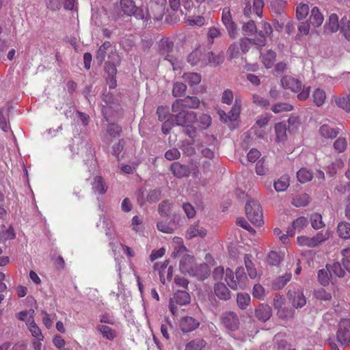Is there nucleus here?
Returning <instances> with one entry per match:
<instances>
[{"instance_id":"obj_1","label":"nucleus","mask_w":350,"mask_h":350,"mask_svg":"<svg viewBox=\"0 0 350 350\" xmlns=\"http://www.w3.org/2000/svg\"><path fill=\"white\" fill-rule=\"evenodd\" d=\"M106 56L108 57V60L105 63V70L107 73L114 75L117 73L116 67L121 60L115 46L109 41L105 42L96 51V59L99 65L103 63Z\"/></svg>"},{"instance_id":"obj_2","label":"nucleus","mask_w":350,"mask_h":350,"mask_svg":"<svg viewBox=\"0 0 350 350\" xmlns=\"http://www.w3.org/2000/svg\"><path fill=\"white\" fill-rule=\"evenodd\" d=\"M245 213L254 225L260 226L264 224L262 208L258 201L249 200L245 204Z\"/></svg>"},{"instance_id":"obj_3","label":"nucleus","mask_w":350,"mask_h":350,"mask_svg":"<svg viewBox=\"0 0 350 350\" xmlns=\"http://www.w3.org/2000/svg\"><path fill=\"white\" fill-rule=\"evenodd\" d=\"M332 235L330 230H327L325 232H319L315 236L309 237L307 236H299L297 238V243L301 247H315L321 243L328 240Z\"/></svg>"},{"instance_id":"obj_4","label":"nucleus","mask_w":350,"mask_h":350,"mask_svg":"<svg viewBox=\"0 0 350 350\" xmlns=\"http://www.w3.org/2000/svg\"><path fill=\"white\" fill-rule=\"evenodd\" d=\"M122 12L128 16H133L137 19L148 21L149 15L146 9L136 7L133 0H120Z\"/></svg>"},{"instance_id":"obj_5","label":"nucleus","mask_w":350,"mask_h":350,"mask_svg":"<svg viewBox=\"0 0 350 350\" xmlns=\"http://www.w3.org/2000/svg\"><path fill=\"white\" fill-rule=\"evenodd\" d=\"M200 105V100L196 96H187L183 99H177L173 103L172 109L173 112L183 109H197Z\"/></svg>"},{"instance_id":"obj_6","label":"nucleus","mask_w":350,"mask_h":350,"mask_svg":"<svg viewBox=\"0 0 350 350\" xmlns=\"http://www.w3.org/2000/svg\"><path fill=\"white\" fill-rule=\"evenodd\" d=\"M337 340L341 345H347L350 342V320L342 319L338 325L336 332Z\"/></svg>"},{"instance_id":"obj_7","label":"nucleus","mask_w":350,"mask_h":350,"mask_svg":"<svg viewBox=\"0 0 350 350\" xmlns=\"http://www.w3.org/2000/svg\"><path fill=\"white\" fill-rule=\"evenodd\" d=\"M159 51L161 55L165 59L169 61L172 66H174L175 58L172 54L174 51L173 42L170 41L168 38L162 39L159 42Z\"/></svg>"},{"instance_id":"obj_8","label":"nucleus","mask_w":350,"mask_h":350,"mask_svg":"<svg viewBox=\"0 0 350 350\" xmlns=\"http://www.w3.org/2000/svg\"><path fill=\"white\" fill-rule=\"evenodd\" d=\"M174 300L176 304L183 306L188 304L190 302L191 298L189 294L185 291H177L173 299L170 301L169 308L173 315L177 313V308L174 304Z\"/></svg>"},{"instance_id":"obj_9","label":"nucleus","mask_w":350,"mask_h":350,"mask_svg":"<svg viewBox=\"0 0 350 350\" xmlns=\"http://www.w3.org/2000/svg\"><path fill=\"white\" fill-rule=\"evenodd\" d=\"M176 113L177 114L175 116V121L177 125L189 126L196 120V114L193 111L181 109Z\"/></svg>"},{"instance_id":"obj_10","label":"nucleus","mask_w":350,"mask_h":350,"mask_svg":"<svg viewBox=\"0 0 350 350\" xmlns=\"http://www.w3.org/2000/svg\"><path fill=\"white\" fill-rule=\"evenodd\" d=\"M241 107V100L240 98L236 97L234 105L232 107L231 110L228 112V113H226V112L223 110L219 111V115L220 116L221 120L224 122H227L228 120H236L239 116Z\"/></svg>"},{"instance_id":"obj_11","label":"nucleus","mask_w":350,"mask_h":350,"mask_svg":"<svg viewBox=\"0 0 350 350\" xmlns=\"http://www.w3.org/2000/svg\"><path fill=\"white\" fill-rule=\"evenodd\" d=\"M221 21L224 25L226 27L230 37L235 38L237 35V30L236 25L232 21L229 8H224L223 9Z\"/></svg>"},{"instance_id":"obj_12","label":"nucleus","mask_w":350,"mask_h":350,"mask_svg":"<svg viewBox=\"0 0 350 350\" xmlns=\"http://www.w3.org/2000/svg\"><path fill=\"white\" fill-rule=\"evenodd\" d=\"M264 3L262 0H247L243 10V13L247 17H250L252 12L257 16H262Z\"/></svg>"},{"instance_id":"obj_13","label":"nucleus","mask_w":350,"mask_h":350,"mask_svg":"<svg viewBox=\"0 0 350 350\" xmlns=\"http://www.w3.org/2000/svg\"><path fill=\"white\" fill-rule=\"evenodd\" d=\"M180 270L183 273H188L189 275H201L194 270L196 264L193 257L190 255H185L180 260Z\"/></svg>"},{"instance_id":"obj_14","label":"nucleus","mask_w":350,"mask_h":350,"mask_svg":"<svg viewBox=\"0 0 350 350\" xmlns=\"http://www.w3.org/2000/svg\"><path fill=\"white\" fill-rule=\"evenodd\" d=\"M261 29L258 31L257 35L259 38L254 40V43L258 46H265L266 44V38L270 37L273 33V28L271 25L266 21H262L260 23Z\"/></svg>"},{"instance_id":"obj_15","label":"nucleus","mask_w":350,"mask_h":350,"mask_svg":"<svg viewBox=\"0 0 350 350\" xmlns=\"http://www.w3.org/2000/svg\"><path fill=\"white\" fill-rule=\"evenodd\" d=\"M206 55V53H204L201 49H196L189 53L187 62L193 66L198 65L200 67H204L207 65Z\"/></svg>"},{"instance_id":"obj_16","label":"nucleus","mask_w":350,"mask_h":350,"mask_svg":"<svg viewBox=\"0 0 350 350\" xmlns=\"http://www.w3.org/2000/svg\"><path fill=\"white\" fill-rule=\"evenodd\" d=\"M221 321L224 325L230 330L234 331L239 327V318L237 315L232 312L223 314Z\"/></svg>"},{"instance_id":"obj_17","label":"nucleus","mask_w":350,"mask_h":350,"mask_svg":"<svg viewBox=\"0 0 350 350\" xmlns=\"http://www.w3.org/2000/svg\"><path fill=\"white\" fill-rule=\"evenodd\" d=\"M80 146L81 154L84 158L85 163L89 165L92 169H94L96 163L94 159V153L91 146L85 142H81Z\"/></svg>"},{"instance_id":"obj_18","label":"nucleus","mask_w":350,"mask_h":350,"mask_svg":"<svg viewBox=\"0 0 350 350\" xmlns=\"http://www.w3.org/2000/svg\"><path fill=\"white\" fill-rule=\"evenodd\" d=\"M161 192L158 189H152L150 190L146 194V198H144L146 195L145 189H141L139 191V198L138 200L141 202L142 204H144L145 202H148L149 203H155L158 202L161 198Z\"/></svg>"},{"instance_id":"obj_19","label":"nucleus","mask_w":350,"mask_h":350,"mask_svg":"<svg viewBox=\"0 0 350 350\" xmlns=\"http://www.w3.org/2000/svg\"><path fill=\"white\" fill-rule=\"evenodd\" d=\"M281 84L284 89L291 90L294 92H299L301 90V82L291 76L283 77L281 79Z\"/></svg>"},{"instance_id":"obj_20","label":"nucleus","mask_w":350,"mask_h":350,"mask_svg":"<svg viewBox=\"0 0 350 350\" xmlns=\"http://www.w3.org/2000/svg\"><path fill=\"white\" fill-rule=\"evenodd\" d=\"M308 224V221L306 217H299L293 221L292 226L288 228L286 233H288L290 237H293L296 231L300 232Z\"/></svg>"},{"instance_id":"obj_21","label":"nucleus","mask_w":350,"mask_h":350,"mask_svg":"<svg viewBox=\"0 0 350 350\" xmlns=\"http://www.w3.org/2000/svg\"><path fill=\"white\" fill-rule=\"evenodd\" d=\"M206 235V230L198 222L191 225L186 232V238L191 239L195 237L203 238Z\"/></svg>"},{"instance_id":"obj_22","label":"nucleus","mask_w":350,"mask_h":350,"mask_svg":"<svg viewBox=\"0 0 350 350\" xmlns=\"http://www.w3.org/2000/svg\"><path fill=\"white\" fill-rule=\"evenodd\" d=\"M288 295L291 300L292 305L295 308H302L306 304V297L303 291L301 290H298L297 291H289Z\"/></svg>"},{"instance_id":"obj_23","label":"nucleus","mask_w":350,"mask_h":350,"mask_svg":"<svg viewBox=\"0 0 350 350\" xmlns=\"http://www.w3.org/2000/svg\"><path fill=\"white\" fill-rule=\"evenodd\" d=\"M107 185L104 178L100 176H96L92 183V189L95 194L103 195L107 190Z\"/></svg>"},{"instance_id":"obj_24","label":"nucleus","mask_w":350,"mask_h":350,"mask_svg":"<svg viewBox=\"0 0 350 350\" xmlns=\"http://www.w3.org/2000/svg\"><path fill=\"white\" fill-rule=\"evenodd\" d=\"M199 326V322L191 317H185L181 319L180 327L183 332H190Z\"/></svg>"},{"instance_id":"obj_25","label":"nucleus","mask_w":350,"mask_h":350,"mask_svg":"<svg viewBox=\"0 0 350 350\" xmlns=\"http://www.w3.org/2000/svg\"><path fill=\"white\" fill-rule=\"evenodd\" d=\"M214 293L215 295L221 300H228L231 297L230 291L226 286L221 282H218L214 286Z\"/></svg>"},{"instance_id":"obj_26","label":"nucleus","mask_w":350,"mask_h":350,"mask_svg":"<svg viewBox=\"0 0 350 350\" xmlns=\"http://www.w3.org/2000/svg\"><path fill=\"white\" fill-rule=\"evenodd\" d=\"M171 171L173 174L178 178L188 176L190 170L188 166L182 165L178 162H174L171 165Z\"/></svg>"},{"instance_id":"obj_27","label":"nucleus","mask_w":350,"mask_h":350,"mask_svg":"<svg viewBox=\"0 0 350 350\" xmlns=\"http://www.w3.org/2000/svg\"><path fill=\"white\" fill-rule=\"evenodd\" d=\"M324 21L323 15L317 7H313L310 11L309 22L314 27H320Z\"/></svg>"},{"instance_id":"obj_28","label":"nucleus","mask_w":350,"mask_h":350,"mask_svg":"<svg viewBox=\"0 0 350 350\" xmlns=\"http://www.w3.org/2000/svg\"><path fill=\"white\" fill-rule=\"evenodd\" d=\"M256 317L263 322L267 321L271 316V309L266 304H260L255 310Z\"/></svg>"},{"instance_id":"obj_29","label":"nucleus","mask_w":350,"mask_h":350,"mask_svg":"<svg viewBox=\"0 0 350 350\" xmlns=\"http://www.w3.org/2000/svg\"><path fill=\"white\" fill-rule=\"evenodd\" d=\"M275 57L276 53L271 49L261 53L262 62L267 68L272 67L275 61Z\"/></svg>"},{"instance_id":"obj_30","label":"nucleus","mask_w":350,"mask_h":350,"mask_svg":"<svg viewBox=\"0 0 350 350\" xmlns=\"http://www.w3.org/2000/svg\"><path fill=\"white\" fill-rule=\"evenodd\" d=\"M275 131L276 141L278 142H284L287 138V127L284 122H278L275 125Z\"/></svg>"},{"instance_id":"obj_31","label":"nucleus","mask_w":350,"mask_h":350,"mask_svg":"<svg viewBox=\"0 0 350 350\" xmlns=\"http://www.w3.org/2000/svg\"><path fill=\"white\" fill-rule=\"evenodd\" d=\"M290 185V178L288 175L285 174L282 176L279 179L275 181L273 186L274 189L278 192L284 191Z\"/></svg>"},{"instance_id":"obj_32","label":"nucleus","mask_w":350,"mask_h":350,"mask_svg":"<svg viewBox=\"0 0 350 350\" xmlns=\"http://www.w3.org/2000/svg\"><path fill=\"white\" fill-rule=\"evenodd\" d=\"M96 327L103 337L107 340H112L116 337V331L107 325H98Z\"/></svg>"},{"instance_id":"obj_33","label":"nucleus","mask_w":350,"mask_h":350,"mask_svg":"<svg viewBox=\"0 0 350 350\" xmlns=\"http://www.w3.org/2000/svg\"><path fill=\"white\" fill-rule=\"evenodd\" d=\"M337 232L342 239H350V224L346 221L340 222L337 226Z\"/></svg>"},{"instance_id":"obj_34","label":"nucleus","mask_w":350,"mask_h":350,"mask_svg":"<svg viewBox=\"0 0 350 350\" xmlns=\"http://www.w3.org/2000/svg\"><path fill=\"white\" fill-rule=\"evenodd\" d=\"M319 132L325 138H334L338 135L339 131L327 124H323L320 127Z\"/></svg>"},{"instance_id":"obj_35","label":"nucleus","mask_w":350,"mask_h":350,"mask_svg":"<svg viewBox=\"0 0 350 350\" xmlns=\"http://www.w3.org/2000/svg\"><path fill=\"white\" fill-rule=\"evenodd\" d=\"M206 345L205 340L197 338L187 344L185 350H203Z\"/></svg>"},{"instance_id":"obj_36","label":"nucleus","mask_w":350,"mask_h":350,"mask_svg":"<svg viewBox=\"0 0 350 350\" xmlns=\"http://www.w3.org/2000/svg\"><path fill=\"white\" fill-rule=\"evenodd\" d=\"M325 27L332 33H335L339 29V28L340 29V25L338 23V17L336 14H332L329 16L328 22Z\"/></svg>"},{"instance_id":"obj_37","label":"nucleus","mask_w":350,"mask_h":350,"mask_svg":"<svg viewBox=\"0 0 350 350\" xmlns=\"http://www.w3.org/2000/svg\"><path fill=\"white\" fill-rule=\"evenodd\" d=\"M244 262L245 265L247 269V273L250 278L255 279L257 275V271L256 268L254 267V263L252 262V260L250 259V256L248 254H245L244 256Z\"/></svg>"},{"instance_id":"obj_38","label":"nucleus","mask_w":350,"mask_h":350,"mask_svg":"<svg viewBox=\"0 0 350 350\" xmlns=\"http://www.w3.org/2000/svg\"><path fill=\"white\" fill-rule=\"evenodd\" d=\"M206 56L207 64H211V66H217L224 60V55L221 53L215 55L213 52H208Z\"/></svg>"},{"instance_id":"obj_39","label":"nucleus","mask_w":350,"mask_h":350,"mask_svg":"<svg viewBox=\"0 0 350 350\" xmlns=\"http://www.w3.org/2000/svg\"><path fill=\"white\" fill-rule=\"evenodd\" d=\"M313 101L317 106H321L326 99L325 92L320 88H317L312 94Z\"/></svg>"},{"instance_id":"obj_40","label":"nucleus","mask_w":350,"mask_h":350,"mask_svg":"<svg viewBox=\"0 0 350 350\" xmlns=\"http://www.w3.org/2000/svg\"><path fill=\"white\" fill-rule=\"evenodd\" d=\"M185 82L188 83L190 85H195L201 81V76L196 72H187L183 75Z\"/></svg>"},{"instance_id":"obj_41","label":"nucleus","mask_w":350,"mask_h":350,"mask_svg":"<svg viewBox=\"0 0 350 350\" xmlns=\"http://www.w3.org/2000/svg\"><path fill=\"white\" fill-rule=\"evenodd\" d=\"M194 270L196 271L199 274H201V275H193L200 280H204V278H207L211 272L208 266L206 264H200L199 265H196Z\"/></svg>"},{"instance_id":"obj_42","label":"nucleus","mask_w":350,"mask_h":350,"mask_svg":"<svg viewBox=\"0 0 350 350\" xmlns=\"http://www.w3.org/2000/svg\"><path fill=\"white\" fill-rule=\"evenodd\" d=\"M296 17L298 20L306 18L309 12V6L306 3H299L296 7Z\"/></svg>"},{"instance_id":"obj_43","label":"nucleus","mask_w":350,"mask_h":350,"mask_svg":"<svg viewBox=\"0 0 350 350\" xmlns=\"http://www.w3.org/2000/svg\"><path fill=\"white\" fill-rule=\"evenodd\" d=\"M327 268L331 274H334L339 278H343L345 275V271L342 269V265L338 262L329 267L327 266Z\"/></svg>"},{"instance_id":"obj_44","label":"nucleus","mask_w":350,"mask_h":350,"mask_svg":"<svg viewBox=\"0 0 350 350\" xmlns=\"http://www.w3.org/2000/svg\"><path fill=\"white\" fill-rule=\"evenodd\" d=\"M297 177L300 183H304L312 180V174L307 169L302 168L297 172Z\"/></svg>"},{"instance_id":"obj_45","label":"nucleus","mask_w":350,"mask_h":350,"mask_svg":"<svg viewBox=\"0 0 350 350\" xmlns=\"http://www.w3.org/2000/svg\"><path fill=\"white\" fill-rule=\"evenodd\" d=\"M271 109L275 113H279L291 111L293 109V106L286 103H278L273 105Z\"/></svg>"},{"instance_id":"obj_46","label":"nucleus","mask_w":350,"mask_h":350,"mask_svg":"<svg viewBox=\"0 0 350 350\" xmlns=\"http://www.w3.org/2000/svg\"><path fill=\"white\" fill-rule=\"evenodd\" d=\"M225 280L232 289L237 290L239 288L237 279H234L233 271L230 269H226Z\"/></svg>"},{"instance_id":"obj_47","label":"nucleus","mask_w":350,"mask_h":350,"mask_svg":"<svg viewBox=\"0 0 350 350\" xmlns=\"http://www.w3.org/2000/svg\"><path fill=\"white\" fill-rule=\"evenodd\" d=\"M286 4L284 0H275L271 3V8L275 14H281L284 11Z\"/></svg>"},{"instance_id":"obj_48","label":"nucleus","mask_w":350,"mask_h":350,"mask_svg":"<svg viewBox=\"0 0 350 350\" xmlns=\"http://www.w3.org/2000/svg\"><path fill=\"white\" fill-rule=\"evenodd\" d=\"M310 222L313 228L319 230L322 228L325 224L322 220V216L319 213H313L310 216Z\"/></svg>"},{"instance_id":"obj_49","label":"nucleus","mask_w":350,"mask_h":350,"mask_svg":"<svg viewBox=\"0 0 350 350\" xmlns=\"http://www.w3.org/2000/svg\"><path fill=\"white\" fill-rule=\"evenodd\" d=\"M314 295L318 299L322 301H329L332 299V294L323 288H319L314 291Z\"/></svg>"},{"instance_id":"obj_50","label":"nucleus","mask_w":350,"mask_h":350,"mask_svg":"<svg viewBox=\"0 0 350 350\" xmlns=\"http://www.w3.org/2000/svg\"><path fill=\"white\" fill-rule=\"evenodd\" d=\"M33 314V310L22 311L18 314V319L21 321H25L26 325L28 326L29 324H31V321H34Z\"/></svg>"},{"instance_id":"obj_51","label":"nucleus","mask_w":350,"mask_h":350,"mask_svg":"<svg viewBox=\"0 0 350 350\" xmlns=\"http://www.w3.org/2000/svg\"><path fill=\"white\" fill-rule=\"evenodd\" d=\"M237 301L241 309H245L250 302V296L247 293H238Z\"/></svg>"},{"instance_id":"obj_52","label":"nucleus","mask_w":350,"mask_h":350,"mask_svg":"<svg viewBox=\"0 0 350 350\" xmlns=\"http://www.w3.org/2000/svg\"><path fill=\"white\" fill-rule=\"evenodd\" d=\"M340 32L347 40L350 41V21H347L346 17L341 19Z\"/></svg>"},{"instance_id":"obj_53","label":"nucleus","mask_w":350,"mask_h":350,"mask_svg":"<svg viewBox=\"0 0 350 350\" xmlns=\"http://www.w3.org/2000/svg\"><path fill=\"white\" fill-rule=\"evenodd\" d=\"M235 274L239 287L244 288L245 287V280L247 279L244 269L239 267L236 270Z\"/></svg>"},{"instance_id":"obj_54","label":"nucleus","mask_w":350,"mask_h":350,"mask_svg":"<svg viewBox=\"0 0 350 350\" xmlns=\"http://www.w3.org/2000/svg\"><path fill=\"white\" fill-rule=\"evenodd\" d=\"M27 327L32 336L34 337L36 340L44 339V336L41 332L40 329L36 324L34 321H31V324H29Z\"/></svg>"},{"instance_id":"obj_55","label":"nucleus","mask_w":350,"mask_h":350,"mask_svg":"<svg viewBox=\"0 0 350 350\" xmlns=\"http://www.w3.org/2000/svg\"><path fill=\"white\" fill-rule=\"evenodd\" d=\"M334 148L339 153L345 152L347 146V142L345 137H338L333 144Z\"/></svg>"},{"instance_id":"obj_56","label":"nucleus","mask_w":350,"mask_h":350,"mask_svg":"<svg viewBox=\"0 0 350 350\" xmlns=\"http://www.w3.org/2000/svg\"><path fill=\"white\" fill-rule=\"evenodd\" d=\"M291 278V273H285L284 275L278 278L274 282L275 288H283Z\"/></svg>"},{"instance_id":"obj_57","label":"nucleus","mask_w":350,"mask_h":350,"mask_svg":"<svg viewBox=\"0 0 350 350\" xmlns=\"http://www.w3.org/2000/svg\"><path fill=\"white\" fill-rule=\"evenodd\" d=\"M243 31L245 35H252L254 33L258 32L256 24L254 21L250 20L243 25Z\"/></svg>"},{"instance_id":"obj_58","label":"nucleus","mask_w":350,"mask_h":350,"mask_svg":"<svg viewBox=\"0 0 350 350\" xmlns=\"http://www.w3.org/2000/svg\"><path fill=\"white\" fill-rule=\"evenodd\" d=\"M308 203V196L306 194L297 196L293 199V204L297 207L305 206Z\"/></svg>"},{"instance_id":"obj_59","label":"nucleus","mask_w":350,"mask_h":350,"mask_svg":"<svg viewBox=\"0 0 350 350\" xmlns=\"http://www.w3.org/2000/svg\"><path fill=\"white\" fill-rule=\"evenodd\" d=\"M186 23L189 25H197L198 27H201L204 25L205 19L204 17L200 16H189L186 19Z\"/></svg>"},{"instance_id":"obj_60","label":"nucleus","mask_w":350,"mask_h":350,"mask_svg":"<svg viewBox=\"0 0 350 350\" xmlns=\"http://www.w3.org/2000/svg\"><path fill=\"white\" fill-rule=\"evenodd\" d=\"M294 313L295 311L293 309L286 306L283 307L282 309H280L277 312L278 317L283 319L293 318Z\"/></svg>"},{"instance_id":"obj_61","label":"nucleus","mask_w":350,"mask_h":350,"mask_svg":"<svg viewBox=\"0 0 350 350\" xmlns=\"http://www.w3.org/2000/svg\"><path fill=\"white\" fill-rule=\"evenodd\" d=\"M186 85L180 82H177L174 85L172 93L173 95L176 97L180 96L183 95L186 91Z\"/></svg>"},{"instance_id":"obj_62","label":"nucleus","mask_w":350,"mask_h":350,"mask_svg":"<svg viewBox=\"0 0 350 350\" xmlns=\"http://www.w3.org/2000/svg\"><path fill=\"white\" fill-rule=\"evenodd\" d=\"M310 23L308 21L300 22L297 25V30L300 35L306 36L310 33Z\"/></svg>"},{"instance_id":"obj_63","label":"nucleus","mask_w":350,"mask_h":350,"mask_svg":"<svg viewBox=\"0 0 350 350\" xmlns=\"http://www.w3.org/2000/svg\"><path fill=\"white\" fill-rule=\"evenodd\" d=\"M252 295L258 299H262L265 295V291L262 286L256 284L253 287Z\"/></svg>"},{"instance_id":"obj_64","label":"nucleus","mask_w":350,"mask_h":350,"mask_svg":"<svg viewBox=\"0 0 350 350\" xmlns=\"http://www.w3.org/2000/svg\"><path fill=\"white\" fill-rule=\"evenodd\" d=\"M252 100L253 103L259 107H267L270 105L269 101L267 98H262L256 94L253 95Z\"/></svg>"}]
</instances>
